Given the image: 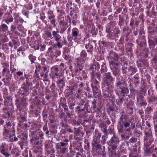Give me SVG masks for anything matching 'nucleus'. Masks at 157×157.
Wrapping results in <instances>:
<instances>
[{
  "mask_svg": "<svg viewBox=\"0 0 157 157\" xmlns=\"http://www.w3.org/2000/svg\"><path fill=\"white\" fill-rule=\"evenodd\" d=\"M120 142V138L115 134L107 141L108 145L107 148L109 157H121V154L118 151L117 152L116 150Z\"/></svg>",
  "mask_w": 157,
  "mask_h": 157,
  "instance_id": "f257e3e1",
  "label": "nucleus"
},
{
  "mask_svg": "<svg viewBox=\"0 0 157 157\" xmlns=\"http://www.w3.org/2000/svg\"><path fill=\"white\" fill-rule=\"evenodd\" d=\"M116 21H110L106 27L105 32L107 33L106 36L108 40L116 41L117 38L121 36V31L119 28H114Z\"/></svg>",
  "mask_w": 157,
  "mask_h": 157,
  "instance_id": "f03ea898",
  "label": "nucleus"
},
{
  "mask_svg": "<svg viewBox=\"0 0 157 157\" xmlns=\"http://www.w3.org/2000/svg\"><path fill=\"white\" fill-rule=\"evenodd\" d=\"M6 124L2 129V134L4 139L8 140L13 136L11 132L14 131L15 125L13 121L9 119L6 121Z\"/></svg>",
  "mask_w": 157,
  "mask_h": 157,
  "instance_id": "7ed1b4c3",
  "label": "nucleus"
},
{
  "mask_svg": "<svg viewBox=\"0 0 157 157\" xmlns=\"http://www.w3.org/2000/svg\"><path fill=\"white\" fill-rule=\"evenodd\" d=\"M125 83V81L124 79H117L116 85L117 89L115 91L118 96H124L129 93L128 88L127 86H124Z\"/></svg>",
  "mask_w": 157,
  "mask_h": 157,
  "instance_id": "20e7f679",
  "label": "nucleus"
},
{
  "mask_svg": "<svg viewBox=\"0 0 157 157\" xmlns=\"http://www.w3.org/2000/svg\"><path fill=\"white\" fill-rule=\"evenodd\" d=\"M69 142V139H66L62 141L57 143L56 145V148L57 152L62 154H64L66 153L68 151Z\"/></svg>",
  "mask_w": 157,
  "mask_h": 157,
  "instance_id": "39448f33",
  "label": "nucleus"
},
{
  "mask_svg": "<svg viewBox=\"0 0 157 157\" xmlns=\"http://www.w3.org/2000/svg\"><path fill=\"white\" fill-rule=\"evenodd\" d=\"M97 100L96 99H94L92 101V105L90 107L89 103L87 102L85 104L83 108V112H81V114L78 115L79 117H82L85 115L86 113L85 111V110L86 112L88 113H94V112L96 111L95 109H97L96 106L97 105H98L99 103H97Z\"/></svg>",
  "mask_w": 157,
  "mask_h": 157,
  "instance_id": "423d86ee",
  "label": "nucleus"
},
{
  "mask_svg": "<svg viewBox=\"0 0 157 157\" xmlns=\"http://www.w3.org/2000/svg\"><path fill=\"white\" fill-rule=\"evenodd\" d=\"M108 55V58L110 60V66H118L121 63L120 56L117 53L112 50L109 51Z\"/></svg>",
  "mask_w": 157,
  "mask_h": 157,
  "instance_id": "0eeeda50",
  "label": "nucleus"
},
{
  "mask_svg": "<svg viewBox=\"0 0 157 157\" xmlns=\"http://www.w3.org/2000/svg\"><path fill=\"white\" fill-rule=\"evenodd\" d=\"M15 100V104L17 109L21 111V109H25L28 105V98L27 97H19V96H16Z\"/></svg>",
  "mask_w": 157,
  "mask_h": 157,
  "instance_id": "6e6552de",
  "label": "nucleus"
},
{
  "mask_svg": "<svg viewBox=\"0 0 157 157\" xmlns=\"http://www.w3.org/2000/svg\"><path fill=\"white\" fill-rule=\"evenodd\" d=\"M114 78L115 77L112 76V74L110 72L106 73L103 75L104 82L107 85L108 89L110 91H112L114 87L113 82Z\"/></svg>",
  "mask_w": 157,
  "mask_h": 157,
  "instance_id": "1a4fd4ad",
  "label": "nucleus"
},
{
  "mask_svg": "<svg viewBox=\"0 0 157 157\" xmlns=\"http://www.w3.org/2000/svg\"><path fill=\"white\" fill-rule=\"evenodd\" d=\"M6 67L3 69L2 73L3 75H5L6 78H4L2 79V81L4 82L5 85L6 83V81L8 82H10L12 78V73H10V71L8 67H9V65L6 63H4Z\"/></svg>",
  "mask_w": 157,
  "mask_h": 157,
  "instance_id": "9d476101",
  "label": "nucleus"
},
{
  "mask_svg": "<svg viewBox=\"0 0 157 157\" xmlns=\"http://www.w3.org/2000/svg\"><path fill=\"white\" fill-rule=\"evenodd\" d=\"M131 121L128 118V116L123 111L121 113L118 124L123 125L125 128L129 127L130 125Z\"/></svg>",
  "mask_w": 157,
  "mask_h": 157,
  "instance_id": "9b49d317",
  "label": "nucleus"
},
{
  "mask_svg": "<svg viewBox=\"0 0 157 157\" xmlns=\"http://www.w3.org/2000/svg\"><path fill=\"white\" fill-rule=\"evenodd\" d=\"M147 101L150 105H153L157 101V96L154 91L151 88L147 91Z\"/></svg>",
  "mask_w": 157,
  "mask_h": 157,
  "instance_id": "f8f14e48",
  "label": "nucleus"
},
{
  "mask_svg": "<svg viewBox=\"0 0 157 157\" xmlns=\"http://www.w3.org/2000/svg\"><path fill=\"white\" fill-rule=\"evenodd\" d=\"M13 17L15 23L18 24L17 29L19 31H21L23 28V23L24 22V19L19 15V13H14Z\"/></svg>",
  "mask_w": 157,
  "mask_h": 157,
  "instance_id": "ddd939ff",
  "label": "nucleus"
},
{
  "mask_svg": "<svg viewBox=\"0 0 157 157\" xmlns=\"http://www.w3.org/2000/svg\"><path fill=\"white\" fill-rule=\"evenodd\" d=\"M54 41L56 42L55 44V45L53 46V48L55 47L56 48L59 49L62 48L63 45H67L68 43L67 42V40L65 37H63L62 39V36L59 38H57L56 39H54Z\"/></svg>",
  "mask_w": 157,
  "mask_h": 157,
  "instance_id": "4468645a",
  "label": "nucleus"
},
{
  "mask_svg": "<svg viewBox=\"0 0 157 157\" xmlns=\"http://www.w3.org/2000/svg\"><path fill=\"white\" fill-rule=\"evenodd\" d=\"M24 76L25 79V82H24L22 85H25V86L28 87L32 86L34 81V79H33L32 76L29 74H27V72H24Z\"/></svg>",
  "mask_w": 157,
  "mask_h": 157,
  "instance_id": "2eb2a0df",
  "label": "nucleus"
},
{
  "mask_svg": "<svg viewBox=\"0 0 157 157\" xmlns=\"http://www.w3.org/2000/svg\"><path fill=\"white\" fill-rule=\"evenodd\" d=\"M29 94V87L26 86L25 85H21L19 91L15 95V97L17 95L19 97H27Z\"/></svg>",
  "mask_w": 157,
  "mask_h": 157,
  "instance_id": "dca6fc26",
  "label": "nucleus"
},
{
  "mask_svg": "<svg viewBox=\"0 0 157 157\" xmlns=\"http://www.w3.org/2000/svg\"><path fill=\"white\" fill-rule=\"evenodd\" d=\"M12 107L4 106L2 109V110L3 114L2 117L4 119H7L6 121H7L8 119H9L10 121H12L11 119L9 118L11 114L12 113Z\"/></svg>",
  "mask_w": 157,
  "mask_h": 157,
  "instance_id": "f3484780",
  "label": "nucleus"
},
{
  "mask_svg": "<svg viewBox=\"0 0 157 157\" xmlns=\"http://www.w3.org/2000/svg\"><path fill=\"white\" fill-rule=\"evenodd\" d=\"M147 40L149 48L153 49L157 45V36L156 35L148 36Z\"/></svg>",
  "mask_w": 157,
  "mask_h": 157,
  "instance_id": "a211bd4d",
  "label": "nucleus"
},
{
  "mask_svg": "<svg viewBox=\"0 0 157 157\" xmlns=\"http://www.w3.org/2000/svg\"><path fill=\"white\" fill-rule=\"evenodd\" d=\"M106 107L107 111L109 115L115 117L116 113L118 110L116 105L113 103L111 104L108 103L106 105Z\"/></svg>",
  "mask_w": 157,
  "mask_h": 157,
  "instance_id": "6ab92c4d",
  "label": "nucleus"
},
{
  "mask_svg": "<svg viewBox=\"0 0 157 157\" xmlns=\"http://www.w3.org/2000/svg\"><path fill=\"white\" fill-rule=\"evenodd\" d=\"M86 103L87 102L84 98H80L78 100L77 103L78 105L76 108V110L78 115L79 114H81V112H83L84 109L83 108Z\"/></svg>",
  "mask_w": 157,
  "mask_h": 157,
  "instance_id": "aec40b11",
  "label": "nucleus"
},
{
  "mask_svg": "<svg viewBox=\"0 0 157 157\" xmlns=\"http://www.w3.org/2000/svg\"><path fill=\"white\" fill-rule=\"evenodd\" d=\"M100 142V140L97 139L93 140L92 142V152H99L101 150V145Z\"/></svg>",
  "mask_w": 157,
  "mask_h": 157,
  "instance_id": "412c9836",
  "label": "nucleus"
},
{
  "mask_svg": "<svg viewBox=\"0 0 157 157\" xmlns=\"http://www.w3.org/2000/svg\"><path fill=\"white\" fill-rule=\"evenodd\" d=\"M0 152L5 157H9L10 156L8 147L6 143H2L0 144Z\"/></svg>",
  "mask_w": 157,
  "mask_h": 157,
  "instance_id": "4be33fe9",
  "label": "nucleus"
},
{
  "mask_svg": "<svg viewBox=\"0 0 157 157\" xmlns=\"http://www.w3.org/2000/svg\"><path fill=\"white\" fill-rule=\"evenodd\" d=\"M17 121V129H23L25 130L28 129L29 127L28 124L26 122L27 121V119L23 120H19Z\"/></svg>",
  "mask_w": 157,
  "mask_h": 157,
  "instance_id": "5701e85b",
  "label": "nucleus"
},
{
  "mask_svg": "<svg viewBox=\"0 0 157 157\" xmlns=\"http://www.w3.org/2000/svg\"><path fill=\"white\" fill-rule=\"evenodd\" d=\"M17 121V129H23L25 130L28 129L29 127L28 124L26 122L27 121V119L23 120H19Z\"/></svg>",
  "mask_w": 157,
  "mask_h": 157,
  "instance_id": "b1692460",
  "label": "nucleus"
},
{
  "mask_svg": "<svg viewBox=\"0 0 157 157\" xmlns=\"http://www.w3.org/2000/svg\"><path fill=\"white\" fill-rule=\"evenodd\" d=\"M157 33V25L151 24L147 27V36L156 35Z\"/></svg>",
  "mask_w": 157,
  "mask_h": 157,
  "instance_id": "393cba45",
  "label": "nucleus"
},
{
  "mask_svg": "<svg viewBox=\"0 0 157 157\" xmlns=\"http://www.w3.org/2000/svg\"><path fill=\"white\" fill-rule=\"evenodd\" d=\"M145 38V35L138 36V38L136 40V42L137 43L138 45L140 47H146L147 44Z\"/></svg>",
  "mask_w": 157,
  "mask_h": 157,
  "instance_id": "a878e982",
  "label": "nucleus"
},
{
  "mask_svg": "<svg viewBox=\"0 0 157 157\" xmlns=\"http://www.w3.org/2000/svg\"><path fill=\"white\" fill-rule=\"evenodd\" d=\"M118 132L120 135L121 138L122 139H124L125 136V132L126 131H129V128L125 129L124 126L119 124L117 125V127Z\"/></svg>",
  "mask_w": 157,
  "mask_h": 157,
  "instance_id": "bb28decb",
  "label": "nucleus"
},
{
  "mask_svg": "<svg viewBox=\"0 0 157 157\" xmlns=\"http://www.w3.org/2000/svg\"><path fill=\"white\" fill-rule=\"evenodd\" d=\"M151 154H155V155H157V145L156 144H153L151 145L150 148L144 154L145 156H147Z\"/></svg>",
  "mask_w": 157,
  "mask_h": 157,
  "instance_id": "cd10ccee",
  "label": "nucleus"
},
{
  "mask_svg": "<svg viewBox=\"0 0 157 157\" xmlns=\"http://www.w3.org/2000/svg\"><path fill=\"white\" fill-rule=\"evenodd\" d=\"M125 64H124L123 69L124 70L125 69L126 72L130 75H132L136 72L137 68L135 65L132 64V65H130L128 68L125 67Z\"/></svg>",
  "mask_w": 157,
  "mask_h": 157,
  "instance_id": "c85d7f7f",
  "label": "nucleus"
},
{
  "mask_svg": "<svg viewBox=\"0 0 157 157\" xmlns=\"http://www.w3.org/2000/svg\"><path fill=\"white\" fill-rule=\"evenodd\" d=\"M17 113L16 114L17 120H23L27 119V113L25 111H19V110L16 109Z\"/></svg>",
  "mask_w": 157,
  "mask_h": 157,
  "instance_id": "c756f323",
  "label": "nucleus"
},
{
  "mask_svg": "<svg viewBox=\"0 0 157 157\" xmlns=\"http://www.w3.org/2000/svg\"><path fill=\"white\" fill-rule=\"evenodd\" d=\"M154 141V138L144 140V154L150 148V146Z\"/></svg>",
  "mask_w": 157,
  "mask_h": 157,
  "instance_id": "7c9ffc66",
  "label": "nucleus"
},
{
  "mask_svg": "<svg viewBox=\"0 0 157 157\" xmlns=\"http://www.w3.org/2000/svg\"><path fill=\"white\" fill-rule=\"evenodd\" d=\"M109 91L111 92L113 91V90L110 91L108 88L107 90L103 89L102 90L103 96L104 98L103 100L106 101L109 99L111 98L113 99L115 98V97L113 95L112 96L109 93Z\"/></svg>",
  "mask_w": 157,
  "mask_h": 157,
  "instance_id": "2f4dec72",
  "label": "nucleus"
},
{
  "mask_svg": "<svg viewBox=\"0 0 157 157\" xmlns=\"http://www.w3.org/2000/svg\"><path fill=\"white\" fill-rule=\"evenodd\" d=\"M144 140L153 139L152 132L150 128H146L144 132Z\"/></svg>",
  "mask_w": 157,
  "mask_h": 157,
  "instance_id": "473e14b6",
  "label": "nucleus"
},
{
  "mask_svg": "<svg viewBox=\"0 0 157 157\" xmlns=\"http://www.w3.org/2000/svg\"><path fill=\"white\" fill-rule=\"evenodd\" d=\"M0 31L5 33L7 35L11 36L12 33L8 29V27L5 24H3L0 26Z\"/></svg>",
  "mask_w": 157,
  "mask_h": 157,
  "instance_id": "72a5a7b5",
  "label": "nucleus"
},
{
  "mask_svg": "<svg viewBox=\"0 0 157 157\" xmlns=\"http://www.w3.org/2000/svg\"><path fill=\"white\" fill-rule=\"evenodd\" d=\"M4 99V105L5 106H10L12 104V99L10 96L7 94L3 96Z\"/></svg>",
  "mask_w": 157,
  "mask_h": 157,
  "instance_id": "f704fd0d",
  "label": "nucleus"
},
{
  "mask_svg": "<svg viewBox=\"0 0 157 157\" xmlns=\"http://www.w3.org/2000/svg\"><path fill=\"white\" fill-rule=\"evenodd\" d=\"M67 103L69 108L72 110H74V107L75 105V101L73 97H70L67 99Z\"/></svg>",
  "mask_w": 157,
  "mask_h": 157,
  "instance_id": "c9c22d12",
  "label": "nucleus"
},
{
  "mask_svg": "<svg viewBox=\"0 0 157 157\" xmlns=\"http://www.w3.org/2000/svg\"><path fill=\"white\" fill-rule=\"evenodd\" d=\"M91 87L92 90L95 91L99 89L100 87V82L97 80H94L91 81Z\"/></svg>",
  "mask_w": 157,
  "mask_h": 157,
  "instance_id": "e433bc0d",
  "label": "nucleus"
},
{
  "mask_svg": "<svg viewBox=\"0 0 157 157\" xmlns=\"http://www.w3.org/2000/svg\"><path fill=\"white\" fill-rule=\"evenodd\" d=\"M140 63H139L138 65L139 67L145 68L148 67V63L146 59H141L139 60Z\"/></svg>",
  "mask_w": 157,
  "mask_h": 157,
  "instance_id": "4c0bfd02",
  "label": "nucleus"
},
{
  "mask_svg": "<svg viewBox=\"0 0 157 157\" xmlns=\"http://www.w3.org/2000/svg\"><path fill=\"white\" fill-rule=\"evenodd\" d=\"M126 108L125 109L126 113L128 115L131 116L133 113V105L129 104L126 106Z\"/></svg>",
  "mask_w": 157,
  "mask_h": 157,
  "instance_id": "58836bf2",
  "label": "nucleus"
},
{
  "mask_svg": "<svg viewBox=\"0 0 157 157\" xmlns=\"http://www.w3.org/2000/svg\"><path fill=\"white\" fill-rule=\"evenodd\" d=\"M23 71H19L16 72L17 77L19 80L24 81L25 80V76L24 73L25 72V70H23Z\"/></svg>",
  "mask_w": 157,
  "mask_h": 157,
  "instance_id": "ea45409f",
  "label": "nucleus"
},
{
  "mask_svg": "<svg viewBox=\"0 0 157 157\" xmlns=\"http://www.w3.org/2000/svg\"><path fill=\"white\" fill-rule=\"evenodd\" d=\"M78 12L79 9L75 6L71 10L69 15L71 17H78Z\"/></svg>",
  "mask_w": 157,
  "mask_h": 157,
  "instance_id": "a19ab883",
  "label": "nucleus"
},
{
  "mask_svg": "<svg viewBox=\"0 0 157 157\" xmlns=\"http://www.w3.org/2000/svg\"><path fill=\"white\" fill-rule=\"evenodd\" d=\"M55 153L54 148H52L49 150H47V151H45V155L48 157H55Z\"/></svg>",
  "mask_w": 157,
  "mask_h": 157,
  "instance_id": "79ce46f5",
  "label": "nucleus"
},
{
  "mask_svg": "<svg viewBox=\"0 0 157 157\" xmlns=\"http://www.w3.org/2000/svg\"><path fill=\"white\" fill-rule=\"evenodd\" d=\"M58 19L59 27L67 26V23L64 20V17H59Z\"/></svg>",
  "mask_w": 157,
  "mask_h": 157,
  "instance_id": "37998d69",
  "label": "nucleus"
},
{
  "mask_svg": "<svg viewBox=\"0 0 157 157\" xmlns=\"http://www.w3.org/2000/svg\"><path fill=\"white\" fill-rule=\"evenodd\" d=\"M98 105H97L96 106V108L97 109H95L96 111L94 112V113H96L97 114L96 116V119L98 120V118L101 117V116H103L102 114V111L101 110V109L100 107Z\"/></svg>",
  "mask_w": 157,
  "mask_h": 157,
  "instance_id": "c03bdc74",
  "label": "nucleus"
},
{
  "mask_svg": "<svg viewBox=\"0 0 157 157\" xmlns=\"http://www.w3.org/2000/svg\"><path fill=\"white\" fill-rule=\"evenodd\" d=\"M144 97L142 93L138 91L136 95V103L140 102L144 100Z\"/></svg>",
  "mask_w": 157,
  "mask_h": 157,
  "instance_id": "a18cd8bd",
  "label": "nucleus"
},
{
  "mask_svg": "<svg viewBox=\"0 0 157 157\" xmlns=\"http://www.w3.org/2000/svg\"><path fill=\"white\" fill-rule=\"evenodd\" d=\"M60 105L65 110L67 109V105L66 99L64 97H61L60 99Z\"/></svg>",
  "mask_w": 157,
  "mask_h": 157,
  "instance_id": "49530a36",
  "label": "nucleus"
},
{
  "mask_svg": "<svg viewBox=\"0 0 157 157\" xmlns=\"http://www.w3.org/2000/svg\"><path fill=\"white\" fill-rule=\"evenodd\" d=\"M110 68L114 76H117L119 75L118 68L117 67L118 66H110Z\"/></svg>",
  "mask_w": 157,
  "mask_h": 157,
  "instance_id": "de8ad7c7",
  "label": "nucleus"
},
{
  "mask_svg": "<svg viewBox=\"0 0 157 157\" xmlns=\"http://www.w3.org/2000/svg\"><path fill=\"white\" fill-rule=\"evenodd\" d=\"M80 57L75 58V67H82V61Z\"/></svg>",
  "mask_w": 157,
  "mask_h": 157,
  "instance_id": "09e8293b",
  "label": "nucleus"
},
{
  "mask_svg": "<svg viewBox=\"0 0 157 157\" xmlns=\"http://www.w3.org/2000/svg\"><path fill=\"white\" fill-rule=\"evenodd\" d=\"M30 142L32 143L36 144H38L41 143V142H40V140L36 135H34L32 137V138L30 140Z\"/></svg>",
  "mask_w": 157,
  "mask_h": 157,
  "instance_id": "8fccbe9b",
  "label": "nucleus"
},
{
  "mask_svg": "<svg viewBox=\"0 0 157 157\" xmlns=\"http://www.w3.org/2000/svg\"><path fill=\"white\" fill-rule=\"evenodd\" d=\"M48 70L47 69L46 66H44L42 67H41V69L40 70V75L41 77H44V74L48 73Z\"/></svg>",
  "mask_w": 157,
  "mask_h": 157,
  "instance_id": "3c124183",
  "label": "nucleus"
},
{
  "mask_svg": "<svg viewBox=\"0 0 157 157\" xmlns=\"http://www.w3.org/2000/svg\"><path fill=\"white\" fill-rule=\"evenodd\" d=\"M99 127L101 128V131L105 133H108L107 129V126L105 123H101L99 125Z\"/></svg>",
  "mask_w": 157,
  "mask_h": 157,
  "instance_id": "603ef678",
  "label": "nucleus"
},
{
  "mask_svg": "<svg viewBox=\"0 0 157 157\" xmlns=\"http://www.w3.org/2000/svg\"><path fill=\"white\" fill-rule=\"evenodd\" d=\"M58 86L60 89H63V87L65 86V83L64 79H61L58 80L56 82Z\"/></svg>",
  "mask_w": 157,
  "mask_h": 157,
  "instance_id": "864d4df0",
  "label": "nucleus"
},
{
  "mask_svg": "<svg viewBox=\"0 0 157 157\" xmlns=\"http://www.w3.org/2000/svg\"><path fill=\"white\" fill-rule=\"evenodd\" d=\"M17 42L14 39H12L11 41H9L8 43V45L11 48L14 47V48H16L17 47V45L18 44H17Z\"/></svg>",
  "mask_w": 157,
  "mask_h": 157,
  "instance_id": "5fc2aeb1",
  "label": "nucleus"
},
{
  "mask_svg": "<svg viewBox=\"0 0 157 157\" xmlns=\"http://www.w3.org/2000/svg\"><path fill=\"white\" fill-rule=\"evenodd\" d=\"M87 50V51L88 52H90L91 54H93V46L92 44L90 43L86 44L85 47Z\"/></svg>",
  "mask_w": 157,
  "mask_h": 157,
  "instance_id": "6e6d98bb",
  "label": "nucleus"
},
{
  "mask_svg": "<svg viewBox=\"0 0 157 157\" xmlns=\"http://www.w3.org/2000/svg\"><path fill=\"white\" fill-rule=\"evenodd\" d=\"M47 14L48 18L49 20L55 18V16L54 14L53 11L51 10H48L47 13Z\"/></svg>",
  "mask_w": 157,
  "mask_h": 157,
  "instance_id": "4d7b16f0",
  "label": "nucleus"
},
{
  "mask_svg": "<svg viewBox=\"0 0 157 157\" xmlns=\"http://www.w3.org/2000/svg\"><path fill=\"white\" fill-rule=\"evenodd\" d=\"M13 21V18L12 16L10 13L8 14V16L5 19V22L9 25L10 23L12 22Z\"/></svg>",
  "mask_w": 157,
  "mask_h": 157,
  "instance_id": "13d9d810",
  "label": "nucleus"
},
{
  "mask_svg": "<svg viewBox=\"0 0 157 157\" xmlns=\"http://www.w3.org/2000/svg\"><path fill=\"white\" fill-rule=\"evenodd\" d=\"M37 44L39 45L40 47V51L42 52L45 50L46 48V45L44 44H41L42 41L40 40H36Z\"/></svg>",
  "mask_w": 157,
  "mask_h": 157,
  "instance_id": "bf43d9fd",
  "label": "nucleus"
},
{
  "mask_svg": "<svg viewBox=\"0 0 157 157\" xmlns=\"http://www.w3.org/2000/svg\"><path fill=\"white\" fill-rule=\"evenodd\" d=\"M137 141V139L134 137H132L129 140L126 142L127 145L129 146V145H133V144L135 143Z\"/></svg>",
  "mask_w": 157,
  "mask_h": 157,
  "instance_id": "052dcab7",
  "label": "nucleus"
},
{
  "mask_svg": "<svg viewBox=\"0 0 157 157\" xmlns=\"http://www.w3.org/2000/svg\"><path fill=\"white\" fill-rule=\"evenodd\" d=\"M36 135L40 140V142H41L42 143L44 139V133L42 131H40L37 132Z\"/></svg>",
  "mask_w": 157,
  "mask_h": 157,
  "instance_id": "680f3d73",
  "label": "nucleus"
},
{
  "mask_svg": "<svg viewBox=\"0 0 157 157\" xmlns=\"http://www.w3.org/2000/svg\"><path fill=\"white\" fill-rule=\"evenodd\" d=\"M79 88L77 90V92L78 93H82L84 92V84L82 82H81L79 85Z\"/></svg>",
  "mask_w": 157,
  "mask_h": 157,
  "instance_id": "e2e57ef3",
  "label": "nucleus"
},
{
  "mask_svg": "<svg viewBox=\"0 0 157 157\" xmlns=\"http://www.w3.org/2000/svg\"><path fill=\"white\" fill-rule=\"evenodd\" d=\"M8 46V43L3 44L2 45V49L6 53H8L9 52L10 49Z\"/></svg>",
  "mask_w": 157,
  "mask_h": 157,
  "instance_id": "0e129e2a",
  "label": "nucleus"
},
{
  "mask_svg": "<svg viewBox=\"0 0 157 157\" xmlns=\"http://www.w3.org/2000/svg\"><path fill=\"white\" fill-rule=\"evenodd\" d=\"M59 33V32L58 31H55V30L52 31V39H56L57 38H59L60 37H61V36L58 33Z\"/></svg>",
  "mask_w": 157,
  "mask_h": 157,
  "instance_id": "69168bd1",
  "label": "nucleus"
},
{
  "mask_svg": "<svg viewBox=\"0 0 157 157\" xmlns=\"http://www.w3.org/2000/svg\"><path fill=\"white\" fill-rule=\"evenodd\" d=\"M72 32V36L73 37H77L79 34V30L77 28L73 29Z\"/></svg>",
  "mask_w": 157,
  "mask_h": 157,
  "instance_id": "338daca9",
  "label": "nucleus"
},
{
  "mask_svg": "<svg viewBox=\"0 0 157 157\" xmlns=\"http://www.w3.org/2000/svg\"><path fill=\"white\" fill-rule=\"evenodd\" d=\"M124 96H119V98L116 100V102L117 105H121L124 100Z\"/></svg>",
  "mask_w": 157,
  "mask_h": 157,
  "instance_id": "774afa93",
  "label": "nucleus"
}]
</instances>
